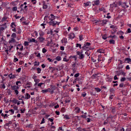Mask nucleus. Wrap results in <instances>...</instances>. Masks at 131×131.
I'll return each mask as SVG.
<instances>
[{"mask_svg":"<svg viewBox=\"0 0 131 131\" xmlns=\"http://www.w3.org/2000/svg\"><path fill=\"white\" fill-rule=\"evenodd\" d=\"M46 90H49V93H50L51 95L54 94V89L48 88V89H46Z\"/></svg>","mask_w":131,"mask_h":131,"instance_id":"14","label":"nucleus"},{"mask_svg":"<svg viewBox=\"0 0 131 131\" xmlns=\"http://www.w3.org/2000/svg\"><path fill=\"white\" fill-rule=\"evenodd\" d=\"M111 112H112V113H115L116 112L115 107H113L111 108Z\"/></svg>","mask_w":131,"mask_h":131,"instance_id":"47","label":"nucleus"},{"mask_svg":"<svg viewBox=\"0 0 131 131\" xmlns=\"http://www.w3.org/2000/svg\"><path fill=\"white\" fill-rule=\"evenodd\" d=\"M69 58L70 59H74L75 61H76L77 59V57H76V56L74 55V56H71L70 57H69Z\"/></svg>","mask_w":131,"mask_h":131,"instance_id":"27","label":"nucleus"},{"mask_svg":"<svg viewBox=\"0 0 131 131\" xmlns=\"http://www.w3.org/2000/svg\"><path fill=\"white\" fill-rule=\"evenodd\" d=\"M116 37H117L115 36V35H111L108 36V38H111L112 39L116 38Z\"/></svg>","mask_w":131,"mask_h":131,"instance_id":"46","label":"nucleus"},{"mask_svg":"<svg viewBox=\"0 0 131 131\" xmlns=\"http://www.w3.org/2000/svg\"><path fill=\"white\" fill-rule=\"evenodd\" d=\"M39 66V62L35 61V62H34V66L36 67V66Z\"/></svg>","mask_w":131,"mask_h":131,"instance_id":"53","label":"nucleus"},{"mask_svg":"<svg viewBox=\"0 0 131 131\" xmlns=\"http://www.w3.org/2000/svg\"><path fill=\"white\" fill-rule=\"evenodd\" d=\"M91 43L90 42H86L85 44L83 45V47H82V50H85L87 48V47H89Z\"/></svg>","mask_w":131,"mask_h":131,"instance_id":"8","label":"nucleus"},{"mask_svg":"<svg viewBox=\"0 0 131 131\" xmlns=\"http://www.w3.org/2000/svg\"><path fill=\"white\" fill-rule=\"evenodd\" d=\"M49 24H50V26H55L56 25H59V24H58V22L57 21H53V20H50V22H49Z\"/></svg>","mask_w":131,"mask_h":131,"instance_id":"6","label":"nucleus"},{"mask_svg":"<svg viewBox=\"0 0 131 131\" xmlns=\"http://www.w3.org/2000/svg\"><path fill=\"white\" fill-rule=\"evenodd\" d=\"M117 34L120 35H123L124 34V32H123L122 31H119L117 33Z\"/></svg>","mask_w":131,"mask_h":131,"instance_id":"35","label":"nucleus"},{"mask_svg":"<svg viewBox=\"0 0 131 131\" xmlns=\"http://www.w3.org/2000/svg\"><path fill=\"white\" fill-rule=\"evenodd\" d=\"M31 98V96L29 94L26 93L25 94V99L28 100Z\"/></svg>","mask_w":131,"mask_h":131,"instance_id":"17","label":"nucleus"},{"mask_svg":"<svg viewBox=\"0 0 131 131\" xmlns=\"http://www.w3.org/2000/svg\"><path fill=\"white\" fill-rule=\"evenodd\" d=\"M11 89L12 90L14 91V93H15V95H18V90L19 89V87L16 85H12L11 86Z\"/></svg>","mask_w":131,"mask_h":131,"instance_id":"4","label":"nucleus"},{"mask_svg":"<svg viewBox=\"0 0 131 131\" xmlns=\"http://www.w3.org/2000/svg\"><path fill=\"white\" fill-rule=\"evenodd\" d=\"M63 61L66 62H68L69 60L67 59V56H64V58H63Z\"/></svg>","mask_w":131,"mask_h":131,"instance_id":"49","label":"nucleus"},{"mask_svg":"<svg viewBox=\"0 0 131 131\" xmlns=\"http://www.w3.org/2000/svg\"><path fill=\"white\" fill-rule=\"evenodd\" d=\"M0 87L3 89H6V85L4 84L0 85Z\"/></svg>","mask_w":131,"mask_h":131,"instance_id":"54","label":"nucleus"},{"mask_svg":"<svg viewBox=\"0 0 131 131\" xmlns=\"http://www.w3.org/2000/svg\"><path fill=\"white\" fill-rule=\"evenodd\" d=\"M76 55L79 56L78 58L80 60H82L84 58V55L82 54V50L76 52Z\"/></svg>","mask_w":131,"mask_h":131,"instance_id":"3","label":"nucleus"},{"mask_svg":"<svg viewBox=\"0 0 131 131\" xmlns=\"http://www.w3.org/2000/svg\"><path fill=\"white\" fill-rule=\"evenodd\" d=\"M100 10V11H102L104 13H105L106 12V10H105V8H101L99 9Z\"/></svg>","mask_w":131,"mask_h":131,"instance_id":"39","label":"nucleus"},{"mask_svg":"<svg viewBox=\"0 0 131 131\" xmlns=\"http://www.w3.org/2000/svg\"><path fill=\"white\" fill-rule=\"evenodd\" d=\"M125 63H128L129 64H130L131 63V59H130L128 57L125 58Z\"/></svg>","mask_w":131,"mask_h":131,"instance_id":"11","label":"nucleus"},{"mask_svg":"<svg viewBox=\"0 0 131 131\" xmlns=\"http://www.w3.org/2000/svg\"><path fill=\"white\" fill-rule=\"evenodd\" d=\"M17 46L18 47H20L19 50L20 52H22L23 50H24V46H23L21 44H18Z\"/></svg>","mask_w":131,"mask_h":131,"instance_id":"19","label":"nucleus"},{"mask_svg":"<svg viewBox=\"0 0 131 131\" xmlns=\"http://www.w3.org/2000/svg\"><path fill=\"white\" fill-rule=\"evenodd\" d=\"M12 102H13L14 104H16V103L18 102H20V101H18L17 100L15 99V98H14L12 100Z\"/></svg>","mask_w":131,"mask_h":131,"instance_id":"30","label":"nucleus"},{"mask_svg":"<svg viewBox=\"0 0 131 131\" xmlns=\"http://www.w3.org/2000/svg\"><path fill=\"white\" fill-rule=\"evenodd\" d=\"M8 77H9V78L10 79H14V78H15V75H12V74H10L8 75Z\"/></svg>","mask_w":131,"mask_h":131,"instance_id":"18","label":"nucleus"},{"mask_svg":"<svg viewBox=\"0 0 131 131\" xmlns=\"http://www.w3.org/2000/svg\"><path fill=\"white\" fill-rule=\"evenodd\" d=\"M64 119L66 120H69L70 119V117L68 116V115H64Z\"/></svg>","mask_w":131,"mask_h":131,"instance_id":"45","label":"nucleus"},{"mask_svg":"<svg viewBox=\"0 0 131 131\" xmlns=\"http://www.w3.org/2000/svg\"><path fill=\"white\" fill-rule=\"evenodd\" d=\"M45 26H46V24H41L40 25V26L42 27V29H45Z\"/></svg>","mask_w":131,"mask_h":131,"instance_id":"58","label":"nucleus"},{"mask_svg":"<svg viewBox=\"0 0 131 131\" xmlns=\"http://www.w3.org/2000/svg\"><path fill=\"white\" fill-rule=\"evenodd\" d=\"M82 46L81 44L79 43H76V48H79L80 49H82V47H81Z\"/></svg>","mask_w":131,"mask_h":131,"instance_id":"32","label":"nucleus"},{"mask_svg":"<svg viewBox=\"0 0 131 131\" xmlns=\"http://www.w3.org/2000/svg\"><path fill=\"white\" fill-rule=\"evenodd\" d=\"M47 52V50L45 48L42 49V53L43 54H45Z\"/></svg>","mask_w":131,"mask_h":131,"instance_id":"62","label":"nucleus"},{"mask_svg":"<svg viewBox=\"0 0 131 131\" xmlns=\"http://www.w3.org/2000/svg\"><path fill=\"white\" fill-rule=\"evenodd\" d=\"M13 108H14V111H18V107H17V106H14L13 107Z\"/></svg>","mask_w":131,"mask_h":131,"instance_id":"63","label":"nucleus"},{"mask_svg":"<svg viewBox=\"0 0 131 131\" xmlns=\"http://www.w3.org/2000/svg\"><path fill=\"white\" fill-rule=\"evenodd\" d=\"M47 41H48V44L51 45V42H52V39L51 37H49L47 38Z\"/></svg>","mask_w":131,"mask_h":131,"instance_id":"13","label":"nucleus"},{"mask_svg":"<svg viewBox=\"0 0 131 131\" xmlns=\"http://www.w3.org/2000/svg\"><path fill=\"white\" fill-rule=\"evenodd\" d=\"M75 110L76 111V113H79V112H80V108H79V107H75Z\"/></svg>","mask_w":131,"mask_h":131,"instance_id":"43","label":"nucleus"},{"mask_svg":"<svg viewBox=\"0 0 131 131\" xmlns=\"http://www.w3.org/2000/svg\"><path fill=\"white\" fill-rule=\"evenodd\" d=\"M9 42L10 43H12L14 42H15V38H12L10 39V40H9Z\"/></svg>","mask_w":131,"mask_h":131,"instance_id":"24","label":"nucleus"},{"mask_svg":"<svg viewBox=\"0 0 131 131\" xmlns=\"http://www.w3.org/2000/svg\"><path fill=\"white\" fill-rule=\"evenodd\" d=\"M29 42H35L37 43V41L34 38L31 39L29 40Z\"/></svg>","mask_w":131,"mask_h":131,"instance_id":"22","label":"nucleus"},{"mask_svg":"<svg viewBox=\"0 0 131 131\" xmlns=\"http://www.w3.org/2000/svg\"><path fill=\"white\" fill-rule=\"evenodd\" d=\"M116 76H120L121 75H123V76H126V73L124 72L122 70H118L115 72Z\"/></svg>","mask_w":131,"mask_h":131,"instance_id":"1","label":"nucleus"},{"mask_svg":"<svg viewBox=\"0 0 131 131\" xmlns=\"http://www.w3.org/2000/svg\"><path fill=\"white\" fill-rule=\"evenodd\" d=\"M123 67H124V66L119 64L118 65L117 69L118 70H121V69H122Z\"/></svg>","mask_w":131,"mask_h":131,"instance_id":"25","label":"nucleus"},{"mask_svg":"<svg viewBox=\"0 0 131 131\" xmlns=\"http://www.w3.org/2000/svg\"><path fill=\"white\" fill-rule=\"evenodd\" d=\"M83 35H79V41H82V40H83Z\"/></svg>","mask_w":131,"mask_h":131,"instance_id":"29","label":"nucleus"},{"mask_svg":"<svg viewBox=\"0 0 131 131\" xmlns=\"http://www.w3.org/2000/svg\"><path fill=\"white\" fill-rule=\"evenodd\" d=\"M31 2L32 3V5H36L37 3L36 0H31Z\"/></svg>","mask_w":131,"mask_h":131,"instance_id":"36","label":"nucleus"},{"mask_svg":"<svg viewBox=\"0 0 131 131\" xmlns=\"http://www.w3.org/2000/svg\"><path fill=\"white\" fill-rule=\"evenodd\" d=\"M38 40L40 43H43L45 41V38H43V37H39V38H38Z\"/></svg>","mask_w":131,"mask_h":131,"instance_id":"7","label":"nucleus"},{"mask_svg":"<svg viewBox=\"0 0 131 131\" xmlns=\"http://www.w3.org/2000/svg\"><path fill=\"white\" fill-rule=\"evenodd\" d=\"M16 25H15V23H11L10 24V28H12V31L14 32H16Z\"/></svg>","mask_w":131,"mask_h":131,"instance_id":"5","label":"nucleus"},{"mask_svg":"<svg viewBox=\"0 0 131 131\" xmlns=\"http://www.w3.org/2000/svg\"><path fill=\"white\" fill-rule=\"evenodd\" d=\"M114 96H115L114 94H112V95H110V99H111V100L113 99Z\"/></svg>","mask_w":131,"mask_h":131,"instance_id":"57","label":"nucleus"},{"mask_svg":"<svg viewBox=\"0 0 131 131\" xmlns=\"http://www.w3.org/2000/svg\"><path fill=\"white\" fill-rule=\"evenodd\" d=\"M8 27H0V32H3L5 29H7Z\"/></svg>","mask_w":131,"mask_h":131,"instance_id":"38","label":"nucleus"},{"mask_svg":"<svg viewBox=\"0 0 131 131\" xmlns=\"http://www.w3.org/2000/svg\"><path fill=\"white\" fill-rule=\"evenodd\" d=\"M41 72V69H39V68H37V73L39 74Z\"/></svg>","mask_w":131,"mask_h":131,"instance_id":"50","label":"nucleus"},{"mask_svg":"<svg viewBox=\"0 0 131 131\" xmlns=\"http://www.w3.org/2000/svg\"><path fill=\"white\" fill-rule=\"evenodd\" d=\"M32 79H33V80L38 79H37V76L35 75L32 76Z\"/></svg>","mask_w":131,"mask_h":131,"instance_id":"56","label":"nucleus"},{"mask_svg":"<svg viewBox=\"0 0 131 131\" xmlns=\"http://www.w3.org/2000/svg\"><path fill=\"white\" fill-rule=\"evenodd\" d=\"M48 8V6L47 5L45 1H43L42 8L43 9H46Z\"/></svg>","mask_w":131,"mask_h":131,"instance_id":"15","label":"nucleus"},{"mask_svg":"<svg viewBox=\"0 0 131 131\" xmlns=\"http://www.w3.org/2000/svg\"><path fill=\"white\" fill-rule=\"evenodd\" d=\"M11 37H12V38H16V34H15V33H13V34H12V35H11Z\"/></svg>","mask_w":131,"mask_h":131,"instance_id":"31","label":"nucleus"},{"mask_svg":"<svg viewBox=\"0 0 131 131\" xmlns=\"http://www.w3.org/2000/svg\"><path fill=\"white\" fill-rule=\"evenodd\" d=\"M97 52L102 54L104 52V51L101 49H98V50H97Z\"/></svg>","mask_w":131,"mask_h":131,"instance_id":"23","label":"nucleus"},{"mask_svg":"<svg viewBox=\"0 0 131 131\" xmlns=\"http://www.w3.org/2000/svg\"><path fill=\"white\" fill-rule=\"evenodd\" d=\"M33 80L34 81V82H35V83H34V86L36 87L37 84L39 83L40 80H39V79H33Z\"/></svg>","mask_w":131,"mask_h":131,"instance_id":"10","label":"nucleus"},{"mask_svg":"<svg viewBox=\"0 0 131 131\" xmlns=\"http://www.w3.org/2000/svg\"><path fill=\"white\" fill-rule=\"evenodd\" d=\"M29 43H30V42H27V41H25V43H24V45L25 47H27L29 46Z\"/></svg>","mask_w":131,"mask_h":131,"instance_id":"40","label":"nucleus"},{"mask_svg":"<svg viewBox=\"0 0 131 131\" xmlns=\"http://www.w3.org/2000/svg\"><path fill=\"white\" fill-rule=\"evenodd\" d=\"M112 119L110 118H107V119L105 121V122H110V121H111Z\"/></svg>","mask_w":131,"mask_h":131,"instance_id":"60","label":"nucleus"},{"mask_svg":"<svg viewBox=\"0 0 131 131\" xmlns=\"http://www.w3.org/2000/svg\"><path fill=\"white\" fill-rule=\"evenodd\" d=\"M108 42H110V44L111 45H115V40H110V41H108Z\"/></svg>","mask_w":131,"mask_h":131,"instance_id":"26","label":"nucleus"},{"mask_svg":"<svg viewBox=\"0 0 131 131\" xmlns=\"http://www.w3.org/2000/svg\"><path fill=\"white\" fill-rule=\"evenodd\" d=\"M39 37H43L44 36V32L41 30L39 31Z\"/></svg>","mask_w":131,"mask_h":131,"instance_id":"20","label":"nucleus"},{"mask_svg":"<svg viewBox=\"0 0 131 131\" xmlns=\"http://www.w3.org/2000/svg\"><path fill=\"white\" fill-rule=\"evenodd\" d=\"M56 60H57V61H60L61 60V57L60 56H57V57H56Z\"/></svg>","mask_w":131,"mask_h":131,"instance_id":"52","label":"nucleus"},{"mask_svg":"<svg viewBox=\"0 0 131 131\" xmlns=\"http://www.w3.org/2000/svg\"><path fill=\"white\" fill-rule=\"evenodd\" d=\"M7 19H8V18L7 17H3L2 18V20H1V21H2V22L6 21L7 20Z\"/></svg>","mask_w":131,"mask_h":131,"instance_id":"55","label":"nucleus"},{"mask_svg":"<svg viewBox=\"0 0 131 131\" xmlns=\"http://www.w3.org/2000/svg\"><path fill=\"white\" fill-rule=\"evenodd\" d=\"M112 78L109 76H107V78H106V81L107 82H112Z\"/></svg>","mask_w":131,"mask_h":131,"instance_id":"16","label":"nucleus"},{"mask_svg":"<svg viewBox=\"0 0 131 131\" xmlns=\"http://www.w3.org/2000/svg\"><path fill=\"white\" fill-rule=\"evenodd\" d=\"M69 39H73L75 38V34L71 33L69 35Z\"/></svg>","mask_w":131,"mask_h":131,"instance_id":"12","label":"nucleus"},{"mask_svg":"<svg viewBox=\"0 0 131 131\" xmlns=\"http://www.w3.org/2000/svg\"><path fill=\"white\" fill-rule=\"evenodd\" d=\"M94 90L96 91L97 93H100L101 92V89H100V88H94Z\"/></svg>","mask_w":131,"mask_h":131,"instance_id":"37","label":"nucleus"},{"mask_svg":"<svg viewBox=\"0 0 131 131\" xmlns=\"http://www.w3.org/2000/svg\"><path fill=\"white\" fill-rule=\"evenodd\" d=\"M95 5L98 6L100 4L99 0H96L93 2Z\"/></svg>","mask_w":131,"mask_h":131,"instance_id":"21","label":"nucleus"},{"mask_svg":"<svg viewBox=\"0 0 131 131\" xmlns=\"http://www.w3.org/2000/svg\"><path fill=\"white\" fill-rule=\"evenodd\" d=\"M85 55H86L87 56H90L89 51H86V52H85Z\"/></svg>","mask_w":131,"mask_h":131,"instance_id":"64","label":"nucleus"},{"mask_svg":"<svg viewBox=\"0 0 131 131\" xmlns=\"http://www.w3.org/2000/svg\"><path fill=\"white\" fill-rule=\"evenodd\" d=\"M101 55H98V61L101 62Z\"/></svg>","mask_w":131,"mask_h":131,"instance_id":"48","label":"nucleus"},{"mask_svg":"<svg viewBox=\"0 0 131 131\" xmlns=\"http://www.w3.org/2000/svg\"><path fill=\"white\" fill-rule=\"evenodd\" d=\"M43 84H44V83H38V84H37V85L38 86V87L41 88V85H43Z\"/></svg>","mask_w":131,"mask_h":131,"instance_id":"44","label":"nucleus"},{"mask_svg":"<svg viewBox=\"0 0 131 131\" xmlns=\"http://www.w3.org/2000/svg\"><path fill=\"white\" fill-rule=\"evenodd\" d=\"M49 19L50 21H53L55 19V16L52 14H50V16H49Z\"/></svg>","mask_w":131,"mask_h":131,"instance_id":"9","label":"nucleus"},{"mask_svg":"<svg viewBox=\"0 0 131 131\" xmlns=\"http://www.w3.org/2000/svg\"><path fill=\"white\" fill-rule=\"evenodd\" d=\"M9 113H10V115H12L15 113V111L14 110H10L9 111Z\"/></svg>","mask_w":131,"mask_h":131,"instance_id":"34","label":"nucleus"},{"mask_svg":"<svg viewBox=\"0 0 131 131\" xmlns=\"http://www.w3.org/2000/svg\"><path fill=\"white\" fill-rule=\"evenodd\" d=\"M45 123V119L42 118V119L41 120V122H40V124H44Z\"/></svg>","mask_w":131,"mask_h":131,"instance_id":"61","label":"nucleus"},{"mask_svg":"<svg viewBox=\"0 0 131 131\" xmlns=\"http://www.w3.org/2000/svg\"><path fill=\"white\" fill-rule=\"evenodd\" d=\"M48 92H49V90L45 89L41 90V93L43 94H46Z\"/></svg>","mask_w":131,"mask_h":131,"instance_id":"33","label":"nucleus"},{"mask_svg":"<svg viewBox=\"0 0 131 131\" xmlns=\"http://www.w3.org/2000/svg\"><path fill=\"white\" fill-rule=\"evenodd\" d=\"M107 34H104L103 35H102V39L104 40H106L107 39Z\"/></svg>","mask_w":131,"mask_h":131,"instance_id":"42","label":"nucleus"},{"mask_svg":"<svg viewBox=\"0 0 131 131\" xmlns=\"http://www.w3.org/2000/svg\"><path fill=\"white\" fill-rule=\"evenodd\" d=\"M27 5V3L25 2L24 3V4L21 5L20 6V8H21V11H27L28 10V6H26Z\"/></svg>","mask_w":131,"mask_h":131,"instance_id":"2","label":"nucleus"},{"mask_svg":"<svg viewBox=\"0 0 131 131\" xmlns=\"http://www.w3.org/2000/svg\"><path fill=\"white\" fill-rule=\"evenodd\" d=\"M120 81L121 82H124V81H126V78H125V77L122 78L120 80Z\"/></svg>","mask_w":131,"mask_h":131,"instance_id":"59","label":"nucleus"},{"mask_svg":"<svg viewBox=\"0 0 131 131\" xmlns=\"http://www.w3.org/2000/svg\"><path fill=\"white\" fill-rule=\"evenodd\" d=\"M12 11H13V12L17 11V7H13V8L12 9Z\"/></svg>","mask_w":131,"mask_h":131,"instance_id":"41","label":"nucleus"},{"mask_svg":"<svg viewBox=\"0 0 131 131\" xmlns=\"http://www.w3.org/2000/svg\"><path fill=\"white\" fill-rule=\"evenodd\" d=\"M61 42H62V43H67V39H66L65 38H63L61 40Z\"/></svg>","mask_w":131,"mask_h":131,"instance_id":"28","label":"nucleus"},{"mask_svg":"<svg viewBox=\"0 0 131 131\" xmlns=\"http://www.w3.org/2000/svg\"><path fill=\"white\" fill-rule=\"evenodd\" d=\"M54 32L52 30H50V32H48V34L52 35L53 34Z\"/></svg>","mask_w":131,"mask_h":131,"instance_id":"51","label":"nucleus"}]
</instances>
